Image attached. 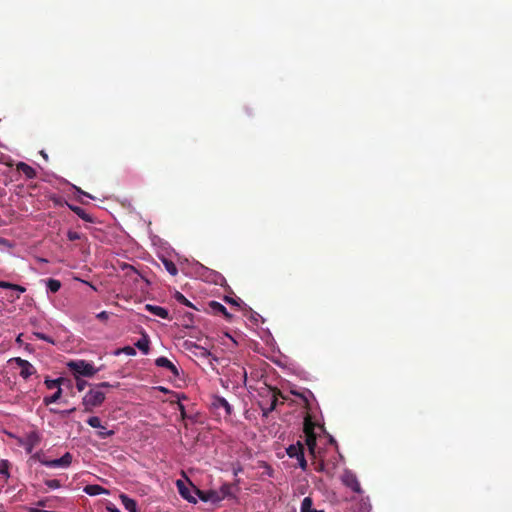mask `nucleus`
Wrapping results in <instances>:
<instances>
[{
	"label": "nucleus",
	"instance_id": "nucleus-43",
	"mask_svg": "<svg viewBox=\"0 0 512 512\" xmlns=\"http://www.w3.org/2000/svg\"><path fill=\"white\" fill-rule=\"evenodd\" d=\"M94 387H99V389L101 390V388H103V387L108 388V387H111V385L108 382H102V383L95 385Z\"/></svg>",
	"mask_w": 512,
	"mask_h": 512
},
{
	"label": "nucleus",
	"instance_id": "nucleus-17",
	"mask_svg": "<svg viewBox=\"0 0 512 512\" xmlns=\"http://www.w3.org/2000/svg\"><path fill=\"white\" fill-rule=\"evenodd\" d=\"M120 499L126 510L129 512H137V503L134 499L128 497L125 494H121Z\"/></svg>",
	"mask_w": 512,
	"mask_h": 512
},
{
	"label": "nucleus",
	"instance_id": "nucleus-18",
	"mask_svg": "<svg viewBox=\"0 0 512 512\" xmlns=\"http://www.w3.org/2000/svg\"><path fill=\"white\" fill-rule=\"evenodd\" d=\"M84 492L90 496L108 493V491L100 485H87L84 488Z\"/></svg>",
	"mask_w": 512,
	"mask_h": 512
},
{
	"label": "nucleus",
	"instance_id": "nucleus-35",
	"mask_svg": "<svg viewBox=\"0 0 512 512\" xmlns=\"http://www.w3.org/2000/svg\"><path fill=\"white\" fill-rule=\"evenodd\" d=\"M75 411V408H71L68 410H57V409H50V412L60 414L62 417L68 416L72 412Z\"/></svg>",
	"mask_w": 512,
	"mask_h": 512
},
{
	"label": "nucleus",
	"instance_id": "nucleus-11",
	"mask_svg": "<svg viewBox=\"0 0 512 512\" xmlns=\"http://www.w3.org/2000/svg\"><path fill=\"white\" fill-rule=\"evenodd\" d=\"M40 442V436L37 432L33 431V432H30L23 445L25 447V450L27 453H32L33 449L39 444Z\"/></svg>",
	"mask_w": 512,
	"mask_h": 512
},
{
	"label": "nucleus",
	"instance_id": "nucleus-13",
	"mask_svg": "<svg viewBox=\"0 0 512 512\" xmlns=\"http://www.w3.org/2000/svg\"><path fill=\"white\" fill-rule=\"evenodd\" d=\"M16 169H17V171L23 173L28 179H33L37 175L36 170L24 162H19L16 165Z\"/></svg>",
	"mask_w": 512,
	"mask_h": 512
},
{
	"label": "nucleus",
	"instance_id": "nucleus-46",
	"mask_svg": "<svg viewBox=\"0 0 512 512\" xmlns=\"http://www.w3.org/2000/svg\"><path fill=\"white\" fill-rule=\"evenodd\" d=\"M53 200H54V202L56 204H61V199L60 198H54Z\"/></svg>",
	"mask_w": 512,
	"mask_h": 512
},
{
	"label": "nucleus",
	"instance_id": "nucleus-28",
	"mask_svg": "<svg viewBox=\"0 0 512 512\" xmlns=\"http://www.w3.org/2000/svg\"><path fill=\"white\" fill-rule=\"evenodd\" d=\"M64 381L63 378H58V379H54V380H51V379H46L45 380V385L48 389H54V388H57L60 387L61 383Z\"/></svg>",
	"mask_w": 512,
	"mask_h": 512
},
{
	"label": "nucleus",
	"instance_id": "nucleus-25",
	"mask_svg": "<svg viewBox=\"0 0 512 512\" xmlns=\"http://www.w3.org/2000/svg\"><path fill=\"white\" fill-rule=\"evenodd\" d=\"M174 298L177 302L187 306V307H190V308H193L195 310H199L197 307H195L182 293L180 292H176L174 294Z\"/></svg>",
	"mask_w": 512,
	"mask_h": 512
},
{
	"label": "nucleus",
	"instance_id": "nucleus-9",
	"mask_svg": "<svg viewBox=\"0 0 512 512\" xmlns=\"http://www.w3.org/2000/svg\"><path fill=\"white\" fill-rule=\"evenodd\" d=\"M192 488L194 490V493L203 502H208V501L213 502V503L219 502V492H217L216 490L203 491V490L196 488L195 486H193Z\"/></svg>",
	"mask_w": 512,
	"mask_h": 512
},
{
	"label": "nucleus",
	"instance_id": "nucleus-26",
	"mask_svg": "<svg viewBox=\"0 0 512 512\" xmlns=\"http://www.w3.org/2000/svg\"><path fill=\"white\" fill-rule=\"evenodd\" d=\"M86 422L92 428L105 429V426L101 423V419L97 416L89 417Z\"/></svg>",
	"mask_w": 512,
	"mask_h": 512
},
{
	"label": "nucleus",
	"instance_id": "nucleus-4",
	"mask_svg": "<svg viewBox=\"0 0 512 512\" xmlns=\"http://www.w3.org/2000/svg\"><path fill=\"white\" fill-rule=\"evenodd\" d=\"M67 366L76 376L81 375L85 377H92L98 371L97 368L85 360L70 361Z\"/></svg>",
	"mask_w": 512,
	"mask_h": 512
},
{
	"label": "nucleus",
	"instance_id": "nucleus-5",
	"mask_svg": "<svg viewBox=\"0 0 512 512\" xmlns=\"http://www.w3.org/2000/svg\"><path fill=\"white\" fill-rule=\"evenodd\" d=\"M287 455L290 458H296L298 461V465L302 470L307 469V461L304 456V445L301 443V441H298L296 444L290 445L286 449Z\"/></svg>",
	"mask_w": 512,
	"mask_h": 512
},
{
	"label": "nucleus",
	"instance_id": "nucleus-1",
	"mask_svg": "<svg viewBox=\"0 0 512 512\" xmlns=\"http://www.w3.org/2000/svg\"><path fill=\"white\" fill-rule=\"evenodd\" d=\"M316 423L310 415H306L303 423V432L305 434V443L308 447L309 454L316 459L317 436L315 433Z\"/></svg>",
	"mask_w": 512,
	"mask_h": 512
},
{
	"label": "nucleus",
	"instance_id": "nucleus-31",
	"mask_svg": "<svg viewBox=\"0 0 512 512\" xmlns=\"http://www.w3.org/2000/svg\"><path fill=\"white\" fill-rule=\"evenodd\" d=\"M114 431L113 430H106L105 429H101L100 431L97 432V436L100 438V439H106L108 437H111L114 435Z\"/></svg>",
	"mask_w": 512,
	"mask_h": 512
},
{
	"label": "nucleus",
	"instance_id": "nucleus-6",
	"mask_svg": "<svg viewBox=\"0 0 512 512\" xmlns=\"http://www.w3.org/2000/svg\"><path fill=\"white\" fill-rule=\"evenodd\" d=\"M13 361L17 364L18 367H20V376L22 378L27 379L36 373V369L29 361L20 357L14 358Z\"/></svg>",
	"mask_w": 512,
	"mask_h": 512
},
{
	"label": "nucleus",
	"instance_id": "nucleus-23",
	"mask_svg": "<svg viewBox=\"0 0 512 512\" xmlns=\"http://www.w3.org/2000/svg\"><path fill=\"white\" fill-rule=\"evenodd\" d=\"M61 395H62V389H61V387H58V389L56 390V392L54 394H52L51 396L44 397L43 403L47 406L50 405L51 403H55L61 398Z\"/></svg>",
	"mask_w": 512,
	"mask_h": 512
},
{
	"label": "nucleus",
	"instance_id": "nucleus-37",
	"mask_svg": "<svg viewBox=\"0 0 512 512\" xmlns=\"http://www.w3.org/2000/svg\"><path fill=\"white\" fill-rule=\"evenodd\" d=\"M87 385V381L77 378L76 387L78 391H83Z\"/></svg>",
	"mask_w": 512,
	"mask_h": 512
},
{
	"label": "nucleus",
	"instance_id": "nucleus-44",
	"mask_svg": "<svg viewBox=\"0 0 512 512\" xmlns=\"http://www.w3.org/2000/svg\"><path fill=\"white\" fill-rule=\"evenodd\" d=\"M77 191H78L81 195H84V196H87V197H89V198H92V199H93V197H92L90 194H88V193H86V192L82 191L81 189H79V188H78V189H77Z\"/></svg>",
	"mask_w": 512,
	"mask_h": 512
},
{
	"label": "nucleus",
	"instance_id": "nucleus-36",
	"mask_svg": "<svg viewBox=\"0 0 512 512\" xmlns=\"http://www.w3.org/2000/svg\"><path fill=\"white\" fill-rule=\"evenodd\" d=\"M34 335L38 338V339H41V340H44L48 343H54V341L47 335L43 334V333H40V332H36L34 333Z\"/></svg>",
	"mask_w": 512,
	"mask_h": 512
},
{
	"label": "nucleus",
	"instance_id": "nucleus-19",
	"mask_svg": "<svg viewBox=\"0 0 512 512\" xmlns=\"http://www.w3.org/2000/svg\"><path fill=\"white\" fill-rule=\"evenodd\" d=\"M149 344L150 340L148 336L146 334H143L142 338L135 343V346L144 354H148L150 350Z\"/></svg>",
	"mask_w": 512,
	"mask_h": 512
},
{
	"label": "nucleus",
	"instance_id": "nucleus-15",
	"mask_svg": "<svg viewBox=\"0 0 512 512\" xmlns=\"http://www.w3.org/2000/svg\"><path fill=\"white\" fill-rule=\"evenodd\" d=\"M177 485H178L179 493L184 499H186L187 501H189L191 503L197 502L196 498L194 496H192L190 488L186 487L183 482L178 481Z\"/></svg>",
	"mask_w": 512,
	"mask_h": 512
},
{
	"label": "nucleus",
	"instance_id": "nucleus-42",
	"mask_svg": "<svg viewBox=\"0 0 512 512\" xmlns=\"http://www.w3.org/2000/svg\"><path fill=\"white\" fill-rule=\"evenodd\" d=\"M224 300H225L226 302H228V303L232 304V305H236V306H238V305H239L238 301H236L235 299H233V298H231V297L225 296V297H224Z\"/></svg>",
	"mask_w": 512,
	"mask_h": 512
},
{
	"label": "nucleus",
	"instance_id": "nucleus-41",
	"mask_svg": "<svg viewBox=\"0 0 512 512\" xmlns=\"http://www.w3.org/2000/svg\"><path fill=\"white\" fill-rule=\"evenodd\" d=\"M108 512H121L114 504H108L106 507Z\"/></svg>",
	"mask_w": 512,
	"mask_h": 512
},
{
	"label": "nucleus",
	"instance_id": "nucleus-45",
	"mask_svg": "<svg viewBox=\"0 0 512 512\" xmlns=\"http://www.w3.org/2000/svg\"><path fill=\"white\" fill-rule=\"evenodd\" d=\"M37 505L44 507L46 505V501L40 500V501L37 502Z\"/></svg>",
	"mask_w": 512,
	"mask_h": 512
},
{
	"label": "nucleus",
	"instance_id": "nucleus-29",
	"mask_svg": "<svg viewBox=\"0 0 512 512\" xmlns=\"http://www.w3.org/2000/svg\"><path fill=\"white\" fill-rule=\"evenodd\" d=\"M120 353H125L126 355H129V356H134L136 354V351L133 347L131 346H125L121 349H118L115 354L116 355H119Z\"/></svg>",
	"mask_w": 512,
	"mask_h": 512
},
{
	"label": "nucleus",
	"instance_id": "nucleus-8",
	"mask_svg": "<svg viewBox=\"0 0 512 512\" xmlns=\"http://www.w3.org/2000/svg\"><path fill=\"white\" fill-rule=\"evenodd\" d=\"M342 481L344 485L352 489L354 492L362 493L360 482L358 481L357 476L354 473L346 471L342 477Z\"/></svg>",
	"mask_w": 512,
	"mask_h": 512
},
{
	"label": "nucleus",
	"instance_id": "nucleus-10",
	"mask_svg": "<svg viewBox=\"0 0 512 512\" xmlns=\"http://www.w3.org/2000/svg\"><path fill=\"white\" fill-rule=\"evenodd\" d=\"M210 313L214 315L222 314L226 320L230 321L232 319V314L227 311L225 306L217 301H210L208 304Z\"/></svg>",
	"mask_w": 512,
	"mask_h": 512
},
{
	"label": "nucleus",
	"instance_id": "nucleus-16",
	"mask_svg": "<svg viewBox=\"0 0 512 512\" xmlns=\"http://www.w3.org/2000/svg\"><path fill=\"white\" fill-rule=\"evenodd\" d=\"M67 205H68L69 209L71 211H73L82 220L89 222V223L93 222L92 216L89 215L88 213H86V211L83 208H81L79 206L71 205V204H67Z\"/></svg>",
	"mask_w": 512,
	"mask_h": 512
},
{
	"label": "nucleus",
	"instance_id": "nucleus-14",
	"mask_svg": "<svg viewBox=\"0 0 512 512\" xmlns=\"http://www.w3.org/2000/svg\"><path fill=\"white\" fill-rule=\"evenodd\" d=\"M213 406L216 408H223L226 412L227 416H230L232 414V406L228 403V401L220 396H217L214 398Z\"/></svg>",
	"mask_w": 512,
	"mask_h": 512
},
{
	"label": "nucleus",
	"instance_id": "nucleus-33",
	"mask_svg": "<svg viewBox=\"0 0 512 512\" xmlns=\"http://www.w3.org/2000/svg\"><path fill=\"white\" fill-rule=\"evenodd\" d=\"M45 485L50 489H57L61 486L60 481L57 479L46 480Z\"/></svg>",
	"mask_w": 512,
	"mask_h": 512
},
{
	"label": "nucleus",
	"instance_id": "nucleus-22",
	"mask_svg": "<svg viewBox=\"0 0 512 512\" xmlns=\"http://www.w3.org/2000/svg\"><path fill=\"white\" fill-rule=\"evenodd\" d=\"M45 283H46L48 291H50L51 293H56L61 288V282L57 279L50 278V279H47L45 281Z\"/></svg>",
	"mask_w": 512,
	"mask_h": 512
},
{
	"label": "nucleus",
	"instance_id": "nucleus-3",
	"mask_svg": "<svg viewBox=\"0 0 512 512\" xmlns=\"http://www.w3.org/2000/svg\"><path fill=\"white\" fill-rule=\"evenodd\" d=\"M105 400V393L99 387L91 388L83 397L82 405L85 412H92L94 408L99 407Z\"/></svg>",
	"mask_w": 512,
	"mask_h": 512
},
{
	"label": "nucleus",
	"instance_id": "nucleus-38",
	"mask_svg": "<svg viewBox=\"0 0 512 512\" xmlns=\"http://www.w3.org/2000/svg\"><path fill=\"white\" fill-rule=\"evenodd\" d=\"M315 465V470L318 471V472H322L324 471V468H325V464L323 461H320V462H314L313 463Z\"/></svg>",
	"mask_w": 512,
	"mask_h": 512
},
{
	"label": "nucleus",
	"instance_id": "nucleus-48",
	"mask_svg": "<svg viewBox=\"0 0 512 512\" xmlns=\"http://www.w3.org/2000/svg\"><path fill=\"white\" fill-rule=\"evenodd\" d=\"M318 512H324V511H323V510H320V511H318Z\"/></svg>",
	"mask_w": 512,
	"mask_h": 512
},
{
	"label": "nucleus",
	"instance_id": "nucleus-40",
	"mask_svg": "<svg viewBox=\"0 0 512 512\" xmlns=\"http://www.w3.org/2000/svg\"><path fill=\"white\" fill-rule=\"evenodd\" d=\"M178 408L180 410L181 418L185 419L186 418V411H185L184 405L181 404V403H178Z\"/></svg>",
	"mask_w": 512,
	"mask_h": 512
},
{
	"label": "nucleus",
	"instance_id": "nucleus-39",
	"mask_svg": "<svg viewBox=\"0 0 512 512\" xmlns=\"http://www.w3.org/2000/svg\"><path fill=\"white\" fill-rule=\"evenodd\" d=\"M96 317L99 320L104 321V320H107L109 318V313L106 312V311H102V312L98 313Z\"/></svg>",
	"mask_w": 512,
	"mask_h": 512
},
{
	"label": "nucleus",
	"instance_id": "nucleus-30",
	"mask_svg": "<svg viewBox=\"0 0 512 512\" xmlns=\"http://www.w3.org/2000/svg\"><path fill=\"white\" fill-rule=\"evenodd\" d=\"M83 235L77 231H73V230H69L67 232V238L70 240V241H76V240H80L82 239Z\"/></svg>",
	"mask_w": 512,
	"mask_h": 512
},
{
	"label": "nucleus",
	"instance_id": "nucleus-27",
	"mask_svg": "<svg viewBox=\"0 0 512 512\" xmlns=\"http://www.w3.org/2000/svg\"><path fill=\"white\" fill-rule=\"evenodd\" d=\"M219 492V502L226 497L231 496V485L230 484H224L221 486Z\"/></svg>",
	"mask_w": 512,
	"mask_h": 512
},
{
	"label": "nucleus",
	"instance_id": "nucleus-24",
	"mask_svg": "<svg viewBox=\"0 0 512 512\" xmlns=\"http://www.w3.org/2000/svg\"><path fill=\"white\" fill-rule=\"evenodd\" d=\"M0 288L16 290L19 293H24L26 291V289L23 286L6 281H0Z\"/></svg>",
	"mask_w": 512,
	"mask_h": 512
},
{
	"label": "nucleus",
	"instance_id": "nucleus-12",
	"mask_svg": "<svg viewBox=\"0 0 512 512\" xmlns=\"http://www.w3.org/2000/svg\"><path fill=\"white\" fill-rule=\"evenodd\" d=\"M146 310L149 311L151 314L155 315V316H158L162 319H169V312L167 309L161 307V306H156V305H151V304H147L145 306Z\"/></svg>",
	"mask_w": 512,
	"mask_h": 512
},
{
	"label": "nucleus",
	"instance_id": "nucleus-47",
	"mask_svg": "<svg viewBox=\"0 0 512 512\" xmlns=\"http://www.w3.org/2000/svg\"><path fill=\"white\" fill-rule=\"evenodd\" d=\"M275 406H276V400H274V401L272 402V405H271V407H270V410H273V409L275 408Z\"/></svg>",
	"mask_w": 512,
	"mask_h": 512
},
{
	"label": "nucleus",
	"instance_id": "nucleus-2",
	"mask_svg": "<svg viewBox=\"0 0 512 512\" xmlns=\"http://www.w3.org/2000/svg\"><path fill=\"white\" fill-rule=\"evenodd\" d=\"M31 459L39 461L42 465L50 468H67L71 465L73 456L71 453L66 452L62 457L54 460H49L42 452H36L31 456Z\"/></svg>",
	"mask_w": 512,
	"mask_h": 512
},
{
	"label": "nucleus",
	"instance_id": "nucleus-7",
	"mask_svg": "<svg viewBox=\"0 0 512 512\" xmlns=\"http://www.w3.org/2000/svg\"><path fill=\"white\" fill-rule=\"evenodd\" d=\"M155 365L157 367L164 368V369L168 370L169 372H171V374L174 378H179V376H180V371L176 367V365L164 356L158 357L155 360Z\"/></svg>",
	"mask_w": 512,
	"mask_h": 512
},
{
	"label": "nucleus",
	"instance_id": "nucleus-21",
	"mask_svg": "<svg viewBox=\"0 0 512 512\" xmlns=\"http://www.w3.org/2000/svg\"><path fill=\"white\" fill-rule=\"evenodd\" d=\"M313 500L311 497H305L302 500L300 512H318L319 510L313 509Z\"/></svg>",
	"mask_w": 512,
	"mask_h": 512
},
{
	"label": "nucleus",
	"instance_id": "nucleus-20",
	"mask_svg": "<svg viewBox=\"0 0 512 512\" xmlns=\"http://www.w3.org/2000/svg\"><path fill=\"white\" fill-rule=\"evenodd\" d=\"M161 261H162L163 266L165 267V269L167 270V272L170 275H172V276L177 275L178 269L172 260H170L168 258H162Z\"/></svg>",
	"mask_w": 512,
	"mask_h": 512
},
{
	"label": "nucleus",
	"instance_id": "nucleus-32",
	"mask_svg": "<svg viewBox=\"0 0 512 512\" xmlns=\"http://www.w3.org/2000/svg\"><path fill=\"white\" fill-rule=\"evenodd\" d=\"M193 314L192 313H186L184 316H183V325L185 327H191L192 324H193Z\"/></svg>",
	"mask_w": 512,
	"mask_h": 512
},
{
	"label": "nucleus",
	"instance_id": "nucleus-34",
	"mask_svg": "<svg viewBox=\"0 0 512 512\" xmlns=\"http://www.w3.org/2000/svg\"><path fill=\"white\" fill-rule=\"evenodd\" d=\"M8 468H9L8 462L6 460H2L0 462V474L8 477L9 476Z\"/></svg>",
	"mask_w": 512,
	"mask_h": 512
}]
</instances>
